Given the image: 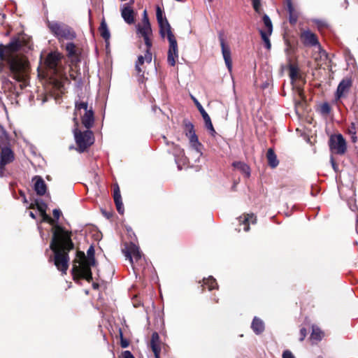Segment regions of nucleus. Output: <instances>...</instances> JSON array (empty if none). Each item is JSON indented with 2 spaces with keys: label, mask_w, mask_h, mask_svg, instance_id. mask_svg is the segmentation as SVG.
<instances>
[{
  "label": "nucleus",
  "mask_w": 358,
  "mask_h": 358,
  "mask_svg": "<svg viewBox=\"0 0 358 358\" xmlns=\"http://www.w3.org/2000/svg\"><path fill=\"white\" fill-rule=\"evenodd\" d=\"M71 236V231L66 230L62 226H57L50 244V248L54 253V264L64 274L69 268V253L74 249Z\"/></svg>",
  "instance_id": "nucleus-1"
},
{
  "label": "nucleus",
  "mask_w": 358,
  "mask_h": 358,
  "mask_svg": "<svg viewBox=\"0 0 358 358\" xmlns=\"http://www.w3.org/2000/svg\"><path fill=\"white\" fill-rule=\"evenodd\" d=\"M22 45L19 39H13L7 45L0 43V61L6 62L8 76L20 83H24L27 77V63L15 54Z\"/></svg>",
  "instance_id": "nucleus-2"
},
{
  "label": "nucleus",
  "mask_w": 358,
  "mask_h": 358,
  "mask_svg": "<svg viewBox=\"0 0 358 358\" xmlns=\"http://www.w3.org/2000/svg\"><path fill=\"white\" fill-rule=\"evenodd\" d=\"M156 17L159 27L160 36L164 38L166 34L169 42L167 62L170 66H174L178 58V48L176 38L171 31L170 24L166 17L163 15V11L159 6L156 8Z\"/></svg>",
  "instance_id": "nucleus-3"
},
{
  "label": "nucleus",
  "mask_w": 358,
  "mask_h": 358,
  "mask_svg": "<svg viewBox=\"0 0 358 358\" xmlns=\"http://www.w3.org/2000/svg\"><path fill=\"white\" fill-rule=\"evenodd\" d=\"M122 252L129 261L134 273L144 271L147 262L138 246L132 242L125 243Z\"/></svg>",
  "instance_id": "nucleus-4"
},
{
  "label": "nucleus",
  "mask_w": 358,
  "mask_h": 358,
  "mask_svg": "<svg viewBox=\"0 0 358 358\" xmlns=\"http://www.w3.org/2000/svg\"><path fill=\"white\" fill-rule=\"evenodd\" d=\"M71 273L73 280L76 282L80 280H85L88 282L92 281V270L86 262V256L83 252H77L76 258L73 262Z\"/></svg>",
  "instance_id": "nucleus-5"
},
{
  "label": "nucleus",
  "mask_w": 358,
  "mask_h": 358,
  "mask_svg": "<svg viewBox=\"0 0 358 358\" xmlns=\"http://www.w3.org/2000/svg\"><path fill=\"white\" fill-rule=\"evenodd\" d=\"M81 110H83L85 112V113L81 115V122L87 129L90 130L94 123V113L92 108L88 106L87 101L80 100L76 101L75 102V109L73 118L74 127H79L78 115V113L81 115Z\"/></svg>",
  "instance_id": "nucleus-6"
},
{
  "label": "nucleus",
  "mask_w": 358,
  "mask_h": 358,
  "mask_svg": "<svg viewBox=\"0 0 358 358\" xmlns=\"http://www.w3.org/2000/svg\"><path fill=\"white\" fill-rule=\"evenodd\" d=\"M47 26L50 32L59 41L62 40L71 41L76 37V34L73 29L64 22L48 21Z\"/></svg>",
  "instance_id": "nucleus-7"
},
{
  "label": "nucleus",
  "mask_w": 358,
  "mask_h": 358,
  "mask_svg": "<svg viewBox=\"0 0 358 358\" xmlns=\"http://www.w3.org/2000/svg\"><path fill=\"white\" fill-rule=\"evenodd\" d=\"M73 133L77 145L76 150L80 153L87 151L94 143V135L91 130L81 131L78 127H74Z\"/></svg>",
  "instance_id": "nucleus-8"
},
{
  "label": "nucleus",
  "mask_w": 358,
  "mask_h": 358,
  "mask_svg": "<svg viewBox=\"0 0 358 358\" xmlns=\"http://www.w3.org/2000/svg\"><path fill=\"white\" fill-rule=\"evenodd\" d=\"M329 146L331 152L336 155H344L347 150L346 141L341 134L330 136Z\"/></svg>",
  "instance_id": "nucleus-9"
},
{
  "label": "nucleus",
  "mask_w": 358,
  "mask_h": 358,
  "mask_svg": "<svg viewBox=\"0 0 358 358\" xmlns=\"http://www.w3.org/2000/svg\"><path fill=\"white\" fill-rule=\"evenodd\" d=\"M353 80L350 77L343 78L338 84L334 94L335 101L346 98L352 87Z\"/></svg>",
  "instance_id": "nucleus-10"
},
{
  "label": "nucleus",
  "mask_w": 358,
  "mask_h": 358,
  "mask_svg": "<svg viewBox=\"0 0 358 358\" xmlns=\"http://www.w3.org/2000/svg\"><path fill=\"white\" fill-rule=\"evenodd\" d=\"M62 57V54L57 51L50 52L45 59V67L53 74H56L57 73V66L61 62Z\"/></svg>",
  "instance_id": "nucleus-11"
},
{
  "label": "nucleus",
  "mask_w": 358,
  "mask_h": 358,
  "mask_svg": "<svg viewBox=\"0 0 358 358\" xmlns=\"http://www.w3.org/2000/svg\"><path fill=\"white\" fill-rule=\"evenodd\" d=\"M15 159L14 152L9 147H3L0 151V176H3L6 165L13 162Z\"/></svg>",
  "instance_id": "nucleus-12"
},
{
  "label": "nucleus",
  "mask_w": 358,
  "mask_h": 358,
  "mask_svg": "<svg viewBox=\"0 0 358 358\" xmlns=\"http://www.w3.org/2000/svg\"><path fill=\"white\" fill-rule=\"evenodd\" d=\"M150 347L154 353L155 358H160V352L162 348L165 350L166 345L161 341L157 332L152 333L150 341Z\"/></svg>",
  "instance_id": "nucleus-13"
},
{
  "label": "nucleus",
  "mask_w": 358,
  "mask_h": 358,
  "mask_svg": "<svg viewBox=\"0 0 358 358\" xmlns=\"http://www.w3.org/2000/svg\"><path fill=\"white\" fill-rule=\"evenodd\" d=\"M300 40L301 43L306 47L320 45L317 35L310 30H305L301 31L300 34Z\"/></svg>",
  "instance_id": "nucleus-14"
},
{
  "label": "nucleus",
  "mask_w": 358,
  "mask_h": 358,
  "mask_svg": "<svg viewBox=\"0 0 358 358\" xmlns=\"http://www.w3.org/2000/svg\"><path fill=\"white\" fill-rule=\"evenodd\" d=\"M219 40L220 42V46H221V49H222V56L224 59L226 66H227L229 71L231 72V69H232V60H231V57L230 48L227 44H226L225 40L222 34H220V35H219Z\"/></svg>",
  "instance_id": "nucleus-15"
},
{
  "label": "nucleus",
  "mask_w": 358,
  "mask_h": 358,
  "mask_svg": "<svg viewBox=\"0 0 358 358\" xmlns=\"http://www.w3.org/2000/svg\"><path fill=\"white\" fill-rule=\"evenodd\" d=\"M194 102H195V105H196L197 109L200 112V113L204 120L205 126H206V129L209 131L210 134L212 136L215 137V135L217 134V132L215 131V130L213 127V125L212 124L210 116L206 112V110H204V108H203L201 104L196 99L194 100Z\"/></svg>",
  "instance_id": "nucleus-16"
},
{
  "label": "nucleus",
  "mask_w": 358,
  "mask_h": 358,
  "mask_svg": "<svg viewBox=\"0 0 358 358\" xmlns=\"http://www.w3.org/2000/svg\"><path fill=\"white\" fill-rule=\"evenodd\" d=\"M134 2L131 0L128 3H124L121 9V15L124 20L129 24H131L135 22V13L131 7V4Z\"/></svg>",
  "instance_id": "nucleus-17"
},
{
  "label": "nucleus",
  "mask_w": 358,
  "mask_h": 358,
  "mask_svg": "<svg viewBox=\"0 0 358 358\" xmlns=\"http://www.w3.org/2000/svg\"><path fill=\"white\" fill-rule=\"evenodd\" d=\"M138 33L141 34L142 37H143L145 44L146 48H151L152 45V43L151 39L150 38V36L152 35V29L150 23H148V24H143L142 25H137Z\"/></svg>",
  "instance_id": "nucleus-18"
},
{
  "label": "nucleus",
  "mask_w": 358,
  "mask_h": 358,
  "mask_svg": "<svg viewBox=\"0 0 358 358\" xmlns=\"http://www.w3.org/2000/svg\"><path fill=\"white\" fill-rule=\"evenodd\" d=\"M239 224L244 226L243 230L248 231L250 229V224H256L257 217L254 213H245L238 217Z\"/></svg>",
  "instance_id": "nucleus-19"
},
{
  "label": "nucleus",
  "mask_w": 358,
  "mask_h": 358,
  "mask_svg": "<svg viewBox=\"0 0 358 358\" xmlns=\"http://www.w3.org/2000/svg\"><path fill=\"white\" fill-rule=\"evenodd\" d=\"M113 196L114 202L115 203V206H116L117 212L120 214L123 215L124 209V206H123V203H122V196L120 194V187L117 184H115L114 185Z\"/></svg>",
  "instance_id": "nucleus-20"
},
{
  "label": "nucleus",
  "mask_w": 358,
  "mask_h": 358,
  "mask_svg": "<svg viewBox=\"0 0 358 358\" xmlns=\"http://www.w3.org/2000/svg\"><path fill=\"white\" fill-rule=\"evenodd\" d=\"M286 10L289 13V22L294 25L299 18V12L294 7L292 0H286Z\"/></svg>",
  "instance_id": "nucleus-21"
},
{
  "label": "nucleus",
  "mask_w": 358,
  "mask_h": 358,
  "mask_svg": "<svg viewBox=\"0 0 358 358\" xmlns=\"http://www.w3.org/2000/svg\"><path fill=\"white\" fill-rule=\"evenodd\" d=\"M34 190L39 196H43L47 190V186L43 179L40 176H35Z\"/></svg>",
  "instance_id": "nucleus-22"
},
{
  "label": "nucleus",
  "mask_w": 358,
  "mask_h": 358,
  "mask_svg": "<svg viewBox=\"0 0 358 358\" xmlns=\"http://www.w3.org/2000/svg\"><path fill=\"white\" fill-rule=\"evenodd\" d=\"M202 281L203 284L201 285L202 292H204L206 287H207L209 291L218 289V284L213 276H209L206 278H204Z\"/></svg>",
  "instance_id": "nucleus-23"
},
{
  "label": "nucleus",
  "mask_w": 358,
  "mask_h": 358,
  "mask_svg": "<svg viewBox=\"0 0 358 358\" xmlns=\"http://www.w3.org/2000/svg\"><path fill=\"white\" fill-rule=\"evenodd\" d=\"M65 50L67 52V56L72 59L79 60L80 52L77 46L73 43H68L66 45Z\"/></svg>",
  "instance_id": "nucleus-24"
},
{
  "label": "nucleus",
  "mask_w": 358,
  "mask_h": 358,
  "mask_svg": "<svg viewBox=\"0 0 358 358\" xmlns=\"http://www.w3.org/2000/svg\"><path fill=\"white\" fill-rule=\"evenodd\" d=\"M324 336V332L319 327L316 326H313L312 332L310 334L309 339L311 341L312 344H317L322 339Z\"/></svg>",
  "instance_id": "nucleus-25"
},
{
  "label": "nucleus",
  "mask_w": 358,
  "mask_h": 358,
  "mask_svg": "<svg viewBox=\"0 0 358 358\" xmlns=\"http://www.w3.org/2000/svg\"><path fill=\"white\" fill-rule=\"evenodd\" d=\"M251 328L257 335H259L264 332L265 325L262 320L257 317H255L251 324Z\"/></svg>",
  "instance_id": "nucleus-26"
},
{
  "label": "nucleus",
  "mask_w": 358,
  "mask_h": 358,
  "mask_svg": "<svg viewBox=\"0 0 358 358\" xmlns=\"http://www.w3.org/2000/svg\"><path fill=\"white\" fill-rule=\"evenodd\" d=\"M266 159L268 161V164L271 168L274 169L278 166L279 161L278 160L277 156L273 148H269L267 150Z\"/></svg>",
  "instance_id": "nucleus-27"
},
{
  "label": "nucleus",
  "mask_w": 358,
  "mask_h": 358,
  "mask_svg": "<svg viewBox=\"0 0 358 358\" xmlns=\"http://www.w3.org/2000/svg\"><path fill=\"white\" fill-rule=\"evenodd\" d=\"M189 138L190 145L194 148L197 152L201 153V148L202 145L199 141V138L196 133H192L187 135Z\"/></svg>",
  "instance_id": "nucleus-28"
},
{
  "label": "nucleus",
  "mask_w": 358,
  "mask_h": 358,
  "mask_svg": "<svg viewBox=\"0 0 358 358\" xmlns=\"http://www.w3.org/2000/svg\"><path fill=\"white\" fill-rule=\"evenodd\" d=\"M99 31L100 36L105 40L106 42H107L110 39V34L105 19H103L101 20L100 26L99 27Z\"/></svg>",
  "instance_id": "nucleus-29"
},
{
  "label": "nucleus",
  "mask_w": 358,
  "mask_h": 358,
  "mask_svg": "<svg viewBox=\"0 0 358 358\" xmlns=\"http://www.w3.org/2000/svg\"><path fill=\"white\" fill-rule=\"evenodd\" d=\"M289 76L291 79L292 83L295 80L300 79L301 76L299 73V68L296 65L289 64Z\"/></svg>",
  "instance_id": "nucleus-30"
},
{
  "label": "nucleus",
  "mask_w": 358,
  "mask_h": 358,
  "mask_svg": "<svg viewBox=\"0 0 358 358\" xmlns=\"http://www.w3.org/2000/svg\"><path fill=\"white\" fill-rule=\"evenodd\" d=\"M151 48H146L145 55H139L138 57V60L136 62V65H140L142 66L145 61L148 63H150L152 61V53L150 52Z\"/></svg>",
  "instance_id": "nucleus-31"
},
{
  "label": "nucleus",
  "mask_w": 358,
  "mask_h": 358,
  "mask_svg": "<svg viewBox=\"0 0 358 358\" xmlns=\"http://www.w3.org/2000/svg\"><path fill=\"white\" fill-rule=\"evenodd\" d=\"M94 247L91 245L87 251V257H86V262L87 265L89 264L90 268L94 266L96 263L94 258Z\"/></svg>",
  "instance_id": "nucleus-32"
},
{
  "label": "nucleus",
  "mask_w": 358,
  "mask_h": 358,
  "mask_svg": "<svg viewBox=\"0 0 358 358\" xmlns=\"http://www.w3.org/2000/svg\"><path fill=\"white\" fill-rule=\"evenodd\" d=\"M41 217H42L43 221L46 222L52 226V237H54V231H55L56 227L60 226V225L57 224V222L55 219H52L47 213L42 215Z\"/></svg>",
  "instance_id": "nucleus-33"
},
{
  "label": "nucleus",
  "mask_w": 358,
  "mask_h": 358,
  "mask_svg": "<svg viewBox=\"0 0 358 358\" xmlns=\"http://www.w3.org/2000/svg\"><path fill=\"white\" fill-rule=\"evenodd\" d=\"M233 166L241 170L243 173H245L247 176H250V167L246 164L241 162H235L233 163Z\"/></svg>",
  "instance_id": "nucleus-34"
},
{
  "label": "nucleus",
  "mask_w": 358,
  "mask_h": 358,
  "mask_svg": "<svg viewBox=\"0 0 358 358\" xmlns=\"http://www.w3.org/2000/svg\"><path fill=\"white\" fill-rule=\"evenodd\" d=\"M262 21L266 29L265 31L268 32V34H271L273 31V24L270 17L266 14H264L262 17Z\"/></svg>",
  "instance_id": "nucleus-35"
},
{
  "label": "nucleus",
  "mask_w": 358,
  "mask_h": 358,
  "mask_svg": "<svg viewBox=\"0 0 358 358\" xmlns=\"http://www.w3.org/2000/svg\"><path fill=\"white\" fill-rule=\"evenodd\" d=\"M35 206L40 212L41 215L46 213L47 205L45 203H39L36 200L34 203H31L29 208H34Z\"/></svg>",
  "instance_id": "nucleus-36"
},
{
  "label": "nucleus",
  "mask_w": 358,
  "mask_h": 358,
  "mask_svg": "<svg viewBox=\"0 0 358 358\" xmlns=\"http://www.w3.org/2000/svg\"><path fill=\"white\" fill-rule=\"evenodd\" d=\"M259 33H260V35H261V37H262V41H264V45H265V47L268 49V50H270L271 49V41L269 40V36L271 34H268V32H266L264 30H260L259 31Z\"/></svg>",
  "instance_id": "nucleus-37"
},
{
  "label": "nucleus",
  "mask_w": 358,
  "mask_h": 358,
  "mask_svg": "<svg viewBox=\"0 0 358 358\" xmlns=\"http://www.w3.org/2000/svg\"><path fill=\"white\" fill-rule=\"evenodd\" d=\"M183 125L185 127L184 129H185L186 136L195 132L194 127L193 124L192 122H190L189 120H187L186 119L184 120Z\"/></svg>",
  "instance_id": "nucleus-38"
},
{
  "label": "nucleus",
  "mask_w": 358,
  "mask_h": 358,
  "mask_svg": "<svg viewBox=\"0 0 358 358\" xmlns=\"http://www.w3.org/2000/svg\"><path fill=\"white\" fill-rule=\"evenodd\" d=\"M348 134L350 135L351 141L353 143H356L357 141V131H356V124L354 122H352L350 126L348 129Z\"/></svg>",
  "instance_id": "nucleus-39"
},
{
  "label": "nucleus",
  "mask_w": 358,
  "mask_h": 358,
  "mask_svg": "<svg viewBox=\"0 0 358 358\" xmlns=\"http://www.w3.org/2000/svg\"><path fill=\"white\" fill-rule=\"evenodd\" d=\"M331 111V107L329 103L324 102L320 106V112L324 115H329Z\"/></svg>",
  "instance_id": "nucleus-40"
},
{
  "label": "nucleus",
  "mask_w": 358,
  "mask_h": 358,
  "mask_svg": "<svg viewBox=\"0 0 358 358\" xmlns=\"http://www.w3.org/2000/svg\"><path fill=\"white\" fill-rule=\"evenodd\" d=\"M9 140L7 136V134L5 132H3L0 135V150H1L3 147H8Z\"/></svg>",
  "instance_id": "nucleus-41"
},
{
  "label": "nucleus",
  "mask_w": 358,
  "mask_h": 358,
  "mask_svg": "<svg viewBox=\"0 0 358 358\" xmlns=\"http://www.w3.org/2000/svg\"><path fill=\"white\" fill-rule=\"evenodd\" d=\"M119 334L120 337V345L123 348H126L129 345V342L128 340L125 339L123 337V333L121 329H119Z\"/></svg>",
  "instance_id": "nucleus-42"
},
{
  "label": "nucleus",
  "mask_w": 358,
  "mask_h": 358,
  "mask_svg": "<svg viewBox=\"0 0 358 358\" xmlns=\"http://www.w3.org/2000/svg\"><path fill=\"white\" fill-rule=\"evenodd\" d=\"M252 1L254 10H255V12L260 14L262 11L260 0H252Z\"/></svg>",
  "instance_id": "nucleus-43"
},
{
  "label": "nucleus",
  "mask_w": 358,
  "mask_h": 358,
  "mask_svg": "<svg viewBox=\"0 0 358 358\" xmlns=\"http://www.w3.org/2000/svg\"><path fill=\"white\" fill-rule=\"evenodd\" d=\"M296 92H297V94H298L299 98L302 101H305L306 100V96L304 94V92H303V88L301 87L300 86H296Z\"/></svg>",
  "instance_id": "nucleus-44"
},
{
  "label": "nucleus",
  "mask_w": 358,
  "mask_h": 358,
  "mask_svg": "<svg viewBox=\"0 0 358 358\" xmlns=\"http://www.w3.org/2000/svg\"><path fill=\"white\" fill-rule=\"evenodd\" d=\"M299 334H300L299 341L301 342L307 336L308 331H307V329L305 327H302L300 329V333Z\"/></svg>",
  "instance_id": "nucleus-45"
},
{
  "label": "nucleus",
  "mask_w": 358,
  "mask_h": 358,
  "mask_svg": "<svg viewBox=\"0 0 358 358\" xmlns=\"http://www.w3.org/2000/svg\"><path fill=\"white\" fill-rule=\"evenodd\" d=\"M135 69L138 76L140 78H143L144 76V71L141 68L140 65H135Z\"/></svg>",
  "instance_id": "nucleus-46"
},
{
  "label": "nucleus",
  "mask_w": 358,
  "mask_h": 358,
  "mask_svg": "<svg viewBox=\"0 0 358 358\" xmlns=\"http://www.w3.org/2000/svg\"><path fill=\"white\" fill-rule=\"evenodd\" d=\"M52 215L54 216V218L57 221L60 217V216L62 215V212H61V210L59 209H56L55 208L52 211Z\"/></svg>",
  "instance_id": "nucleus-47"
},
{
  "label": "nucleus",
  "mask_w": 358,
  "mask_h": 358,
  "mask_svg": "<svg viewBox=\"0 0 358 358\" xmlns=\"http://www.w3.org/2000/svg\"><path fill=\"white\" fill-rule=\"evenodd\" d=\"M122 358H135L131 352L129 350H126L122 353Z\"/></svg>",
  "instance_id": "nucleus-48"
},
{
  "label": "nucleus",
  "mask_w": 358,
  "mask_h": 358,
  "mask_svg": "<svg viewBox=\"0 0 358 358\" xmlns=\"http://www.w3.org/2000/svg\"><path fill=\"white\" fill-rule=\"evenodd\" d=\"M282 358H295L292 352L285 350L282 353Z\"/></svg>",
  "instance_id": "nucleus-49"
},
{
  "label": "nucleus",
  "mask_w": 358,
  "mask_h": 358,
  "mask_svg": "<svg viewBox=\"0 0 358 358\" xmlns=\"http://www.w3.org/2000/svg\"><path fill=\"white\" fill-rule=\"evenodd\" d=\"M142 22L145 24H148V23H150L146 10H145L143 12V17Z\"/></svg>",
  "instance_id": "nucleus-50"
},
{
  "label": "nucleus",
  "mask_w": 358,
  "mask_h": 358,
  "mask_svg": "<svg viewBox=\"0 0 358 358\" xmlns=\"http://www.w3.org/2000/svg\"><path fill=\"white\" fill-rule=\"evenodd\" d=\"M330 161H331V165H332V167H333L334 170L335 171H337V169H338V164H336V162H335V160H334V157H331Z\"/></svg>",
  "instance_id": "nucleus-51"
},
{
  "label": "nucleus",
  "mask_w": 358,
  "mask_h": 358,
  "mask_svg": "<svg viewBox=\"0 0 358 358\" xmlns=\"http://www.w3.org/2000/svg\"><path fill=\"white\" fill-rule=\"evenodd\" d=\"M92 287L94 289H98L99 287V285L96 282H93L92 283Z\"/></svg>",
  "instance_id": "nucleus-52"
},
{
  "label": "nucleus",
  "mask_w": 358,
  "mask_h": 358,
  "mask_svg": "<svg viewBox=\"0 0 358 358\" xmlns=\"http://www.w3.org/2000/svg\"><path fill=\"white\" fill-rule=\"evenodd\" d=\"M29 215L31 217H32L33 219H35L36 218V216H35V214L33 213V212H29Z\"/></svg>",
  "instance_id": "nucleus-53"
},
{
  "label": "nucleus",
  "mask_w": 358,
  "mask_h": 358,
  "mask_svg": "<svg viewBox=\"0 0 358 358\" xmlns=\"http://www.w3.org/2000/svg\"><path fill=\"white\" fill-rule=\"evenodd\" d=\"M355 228H356V231L358 234V224H356V227Z\"/></svg>",
  "instance_id": "nucleus-54"
},
{
  "label": "nucleus",
  "mask_w": 358,
  "mask_h": 358,
  "mask_svg": "<svg viewBox=\"0 0 358 358\" xmlns=\"http://www.w3.org/2000/svg\"><path fill=\"white\" fill-rule=\"evenodd\" d=\"M214 301H215V303H218V301H219V300H218V299H215H215H214Z\"/></svg>",
  "instance_id": "nucleus-55"
},
{
  "label": "nucleus",
  "mask_w": 358,
  "mask_h": 358,
  "mask_svg": "<svg viewBox=\"0 0 358 358\" xmlns=\"http://www.w3.org/2000/svg\"><path fill=\"white\" fill-rule=\"evenodd\" d=\"M49 262H52V257H50Z\"/></svg>",
  "instance_id": "nucleus-56"
},
{
  "label": "nucleus",
  "mask_w": 358,
  "mask_h": 358,
  "mask_svg": "<svg viewBox=\"0 0 358 358\" xmlns=\"http://www.w3.org/2000/svg\"><path fill=\"white\" fill-rule=\"evenodd\" d=\"M208 1H209V2H212L213 0H208Z\"/></svg>",
  "instance_id": "nucleus-57"
},
{
  "label": "nucleus",
  "mask_w": 358,
  "mask_h": 358,
  "mask_svg": "<svg viewBox=\"0 0 358 358\" xmlns=\"http://www.w3.org/2000/svg\"><path fill=\"white\" fill-rule=\"evenodd\" d=\"M319 358H323V357H319Z\"/></svg>",
  "instance_id": "nucleus-58"
}]
</instances>
